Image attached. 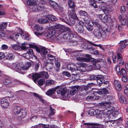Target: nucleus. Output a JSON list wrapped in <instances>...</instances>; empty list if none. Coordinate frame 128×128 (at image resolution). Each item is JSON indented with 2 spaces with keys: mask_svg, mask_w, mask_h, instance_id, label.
I'll return each instance as SVG.
<instances>
[{
  "mask_svg": "<svg viewBox=\"0 0 128 128\" xmlns=\"http://www.w3.org/2000/svg\"><path fill=\"white\" fill-rule=\"evenodd\" d=\"M60 36L63 35V38L67 41L74 37L77 35V33L74 31L71 30L69 28L62 27L60 29Z\"/></svg>",
  "mask_w": 128,
  "mask_h": 128,
  "instance_id": "1",
  "label": "nucleus"
},
{
  "mask_svg": "<svg viewBox=\"0 0 128 128\" xmlns=\"http://www.w3.org/2000/svg\"><path fill=\"white\" fill-rule=\"evenodd\" d=\"M56 92L58 94L62 96L61 98L62 100H66L67 98L70 97V94L69 91L66 88L59 87L57 88Z\"/></svg>",
  "mask_w": 128,
  "mask_h": 128,
  "instance_id": "2",
  "label": "nucleus"
},
{
  "mask_svg": "<svg viewBox=\"0 0 128 128\" xmlns=\"http://www.w3.org/2000/svg\"><path fill=\"white\" fill-rule=\"evenodd\" d=\"M86 56L88 58H84L83 57L82 54L80 53H78L75 56L76 58V60L79 61L81 62H87L89 61H92L96 62H100V60H96L94 58H92L90 54H86Z\"/></svg>",
  "mask_w": 128,
  "mask_h": 128,
  "instance_id": "3",
  "label": "nucleus"
},
{
  "mask_svg": "<svg viewBox=\"0 0 128 128\" xmlns=\"http://www.w3.org/2000/svg\"><path fill=\"white\" fill-rule=\"evenodd\" d=\"M32 76L34 82L36 83L37 80L40 78H48V75L47 72H42L39 73H33Z\"/></svg>",
  "mask_w": 128,
  "mask_h": 128,
  "instance_id": "4",
  "label": "nucleus"
},
{
  "mask_svg": "<svg viewBox=\"0 0 128 128\" xmlns=\"http://www.w3.org/2000/svg\"><path fill=\"white\" fill-rule=\"evenodd\" d=\"M110 33L108 29L103 30H95L94 32V36L98 38H100L102 37H104L108 35Z\"/></svg>",
  "mask_w": 128,
  "mask_h": 128,
  "instance_id": "5",
  "label": "nucleus"
},
{
  "mask_svg": "<svg viewBox=\"0 0 128 128\" xmlns=\"http://www.w3.org/2000/svg\"><path fill=\"white\" fill-rule=\"evenodd\" d=\"M31 8L32 11L37 12L44 10L45 7L44 4L40 2L37 4L36 5L32 6Z\"/></svg>",
  "mask_w": 128,
  "mask_h": 128,
  "instance_id": "6",
  "label": "nucleus"
},
{
  "mask_svg": "<svg viewBox=\"0 0 128 128\" xmlns=\"http://www.w3.org/2000/svg\"><path fill=\"white\" fill-rule=\"evenodd\" d=\"M68 69L72 72V74L73 75H76L78 74V67L74 65H68L67 66Z\"/></svg>",
  "mask_w": 128,
  "mask_h": 128,
  "instance_id": "7",
  "label": "nucleus"
},
{
  "mask_svg": "<svg viewBox=\"0 0 128 128\" xmlns=\"http://www.w3.org/2000/svg\"><path fill=\"white\" fill-rule=\"evenodd\" d=\"M113 98L112 96H109L107 98L108 100H109L108 102H102L99 104L102 107H105L106 108H108L110 106V104L111 103V100Z\"/></svg>",
  "mask_w": 128,
  "mask_h": 128,
  "instance_id": "8",
  "label": "nucleus"
},
{
  "mask_svg": "<svg viewBox=\"0 0 128 128\" xmlns=\"http://www.w3.org/2000/svg\"><path fill=\"white\" fill-rule=\"evenodd\" d=\"M75 28L78 33H82L84 31L83 22H79L76 25Z\"/></svg>",
  "mask_w": 128,
  "mask_h": 128,
  "instance_id": "9",
  "label": "nucleus"
},
{
  "mask_svg": "<svg viewBox=\"0 0 128 128\" xmlns=\"http://www.w3.org/2000/svg\"><path fill=\"white\" fill-rule=\"evenodd\" d=\"M9 99L8 98H3L1 100L0 104L2 107L6 108L9 106Z\"/></svg>",
  "mask_w": 128,
  "mask_h": 128,
  "instance_id": "10",
  "label": "nucleus"
},
{
  "mask_svg": "<svg viewBox=\"0 0 128 128\" xmlns=\"http://www.w3.org/2000/svg\"><path fill=\"white\" fill-rule=\"evenodd\" d=\"M103 120H105L106 123H108V122H111L113 121L112 120L109 119L111 118L110 114L107 111L104 112L103 115Z\"/></svg>",
  "mask_w": 128,
  "mask_h": 128,
  "instance_id": "11",
  "label": "nucleus"
},
{
  "mask_svg": "<svg viewBox=\"0 0 128 128\" xmlns=\"http://www.w3.org/2000/svg\"><path fill=\"white\" fill-rule=\"evenodd\" d=\"M103 120H105L106 123H108V122H111L113 121L112 120L109 119L111 118L110 114L107 111L104 112L103 115Z\"/></svg>",
  "mask_w": 128,
  "mask_h": 128,
  "instance_id": "12",
  "label": "nucleus"
},
{
  "mask_svg": "<svg viewBox=\"0 0 128 128\" xmlns=\"http://www.w3.org/2000/svg\"><path fill=\"white\" fill-rule=\"evenodd\" d=\"M12 69L18 72H20V70H24L23 64L22 63H18L15 67L13 68Z\"/></svg>",
  "mask_w": 128,
  "mask_h": 128,
  "instance_id": "13",
  "label": "nucleus"
},
{
  "mask_svg": "<svg viewBox=\"0 0 128 128\" xmlns=\"http://www.w3.org/2000/svg\"><path fill=\"white\" fill-rule=\"evenodd\" d=\"M36 51L43 55L46 54L48 53V50L45 48L42 47L40 48L38 47L36 48Z\"/></svg>",
  "mask_w": 128,
  "mask_h": 128,
  "instance_id": "14",
  "label": "nucleus"
},
{
  "mask_svg": "<svg viewBox=\"0 0 128 128\" xmlns=\"http://www.w3.org/2000/svg\"><path fill=\"white\" fill-rule=\"evenodd\" d=\"M75 9H72L68 11V15L70 18L73 19H76L77 18L76 14L75 13Z\"/></svg>",
  "mask_w": 128,
  "mask_h": 128,
  "instance_id": "15",
  "label": "nucleus"
},
{
  "mask_svg": "<svg viewBox=\"0 0 128 128\" xmlns=\"http://www.w3.org/2000/svg\"><path fill=\"white\" fill-rule=\"evenodd\" d=\"M110 27L112 30H114L116 28L117 23L115 18L110 19Z\"/></svg>",
  "mask_w": 128,
  "mask_h": 128,
  "instance_id": "16",
  "label": "nucleus"
},
{
  "mask_svg": "<svg viewBox=\"0 0 128 128\" xmlns=\"http://www.w3.org/2000/svg\"><path fill=\"white\" fill-rule=\"evenodd\" d=\"M114 84L116 90L118 91L121 90L122 88L120 82L117 80H115L114 82Z\"/></svg>",
  "mask_w": 128,
  "mask_h": 128,
  "instance_id": "17",
  "label": "nucleus"
},
{
  "mask_svg": "<svg viewBox=\"0 0 128 128\" xmlns=\"http://www.w3.org/2000/svg\"><path fill=\"white\" fill-rule=\"evenodd\" d=\"M80 88L81 87L78 86H74L70 91V94H70V95H74Z\"/></svg>",
  "mask_w": 128,
  "mask_h": 128,
  "instance_id": "18",
  "label": "nucleus"
},
{
  "mask_svg": "<svg viewBox=\"0 0 128 128\" xmlns=\"http://www.w3.org/2000/svg\"><path fill=\"white\" fill-rule=\"evenodd\" d=\"M21 108L18 106H14L13 111L14 114L16 115L19 114L21 111Z\"/></svg>",
  "mask_w": 128,
  "mask_h": 128,
  "instance_id": "19",
  "label": "nucleus"
},
{
  "mask_svg": "<svg viewBox=\"0 0 128 128\" xmlns=\"http://www.w3.org/2000/svg\"><path fill=\"white\" fill-rule=\"evenodd\" d=\"M100 19L103 22H106L108 20V17L107 15L105 14H100L99 15Z\"/></svg>",
  "mask_w": 128,
  "mask_h": 128,
  "instance_id": "20",
  "label": "nucleus"
},
{
  "mask_svg": "<svg viewBox=\"0 0 128 128\" xmlns=\"http://www.w3.org/2000/svg\"><path fill=\"white\" fill-rule=\"evenodd\" d=\"M104 76L101 75H96V79L98 83L101 84L104 82V80L103 79Z\"/></svg>",
  "mask_w": 128,
  "mask_h": 128,
  "instance_id": "21",
  "label": "nucleus"
},
{
  "mask_svg": "<svg viewBox=\"0 0 128 128\" xmlns=\"http://www.w3.org/2000/svg\"><path fill=\"white\" fill-rule=\"evenodd\" d=\"M25 55L27 58H32L34 55L33 50L31 49L29 50L25 54Z\"/></svg>",
  "mask_w": 128,
  "mask_h": 128,
  "instance_id": "22",
  "label": "nucleus"
},
{
  "mask_svg": "<svg viewBox=\"0 0 128 128\" xmlns=\"http://www.w3.org/2000/svg\"><path fill=\"white\" fill-rule=\"evenodd\" d=\"M68 4L70 8L72 9H75V5L73 1L72 0H69L68 2Z\"/></svg>",
  "mask_w": 128,
  "mask_h": 128,
  "instance_id": "23",
  "label": "nucleus"
},
{
  "mask_svg": "<svg viewBox=\"0 0 128 128\" xmlns=\"http://www.w3.org/2000/svg\"><path fill=\"white\" fill-rule=\"evenodd\" d=\"M56 89H57L56 88H51L47 92H46V94L48 96H52L54 94Z\"/></svg>",
  "mask_w": 128,
  "mask_h": 128,
  "instance_id": "24",
  "label": "nucleus"
},
{
  "mask_svg": "<svg viewBox=\"0 0 128 128\" xmlns=\"http://www.w3.org/2000/svg\"><path fill=\"white\" fill-rule=\"evenodd\" d=\"M44 35L48 37V38H50L52 40L54 39L55 36L52 34V32H47L44 34Z\"/></svg>",
  "mask_w": 128,
  "mask_h": 128,
  "instance_id": "25",
  "label": "nucleus"
},
{
  "mask_svg": "<svg viewBox=\"0 0 128 128\" xmlns=\"http://www.w3.org/2000/svg\"><path fill=\"white\" fill-rule=\"evenodd\" d=\"M108 90L106 88L100 89L96 92L97 93L100 95L104 94H108Z\"/></svg>",
  "mask_w": 128,
  "mask_h": 128,
  "instance_id": "26",
  "label": "nucleus"
},
{
  "mask_svg": "<svg viewBox=\"0 0 128 128\" xmlns=\"http://www.w3.org/2000/svg\"><path fill=\"white\" fill-rule=\"evenodd\" d=\"M49 3L54 8H57L58 7V4L56 2L52 0H50Z\"/></svg>",
  "mask_w": 128,
  "mask_h": 128,
  "instance_id": "27",
  "label": "nucleus"
},
{
  "mask_svg": "<svg viewBox=\"0 0 128 128\" xmlns=\"http://www.w3.org/2000/svg\"><path fill=\"white\" fill-rule=\"evenodd\" d=\"M32 64L30 62H27L24 65L23 64L24 70H28L31 66Z\"/></svg>",
  "mask_w": 128,
  "mask_h": 128,
  "instance_id": "28",
  "label": "nucleus"
},
{
  "mask_svg": "<svg viewBox=\"0 0 128 128\" xmlns=\"http://www.w3.org/2000/svg\"><path fill=\"white\" fill-rule=\"evenodd\" d=\"M46 18L49 20H56V17L51 15H47L46 16Z\"/></svg>",
  "mask_w": 128,
  "mask_h": 128,
  "instance_id": "29",
  "label": "nucleus"
},
{
  "mask_svg": "<svg viewBox=\"0 0 128 128\" xmlns=\"http://www.w3.org/2000/svg\"><path fill=\"white\" fill-rule=\"evenodd\" d=\"M6 57L7 59L10 60L14 59V55L12 53H9L6 55Z\"/></svg>",
  "mask_w": 128,
  "mask_h": 128,
  "instance_id": "30",
  "label": "nucleus"
},
{
  "mask_svg": "<svg viewBox=\"0 0 128 128\" xmlns=\"http://www.w3.org/2000/svg\"><path fill=\"white\" fill-rule=\"evenodd\" d=\"M8 25L7 23L6 22H2L0 24V30H2L6 28Z\"/></svg>",
  "mask_w": 128,
  "mask_h": 128,
  "instance_id": "31",
  "label": "nucleus"
},
{
  "mask_svg": "<svg viewBox=\"0 0 128 128\" xmlns=\"http://www.w3.org/2000/svg\"><path fill=\"white\" fill-rule=\"evenodd\" d=\"M120 72L122 76V78H126L127 74L125 69L123 68H122Z\"/></svg>",
  "mask_w": 128,
  "mask_h": 128,
  "instance_id": "32",
  "label": "nucleus"
},
{
  "mask_svg": "<svg viewBox=\"0 0 128 128\" xmlns=\"http://www.w3.org/2000/svg\"><path fill=\"white\" fill-rule=\"evenodd\" d=\"M28 112L27 110L26 109H22L21 110V116L23 118L26 116Z\"/></svg>",
  "mask_w": 128,
  "mask_h": 128,
  "instance_id": "33",
  "label": "nucleus"
},
{
  "mask_svg": "<svg viewBox=\"0 0 128 128\" xmlns=\"http://www.w3.org/2000/svg\"><path fill=\"white\" fill-rule=\"evenodd\" d=\"M38 2V0H33L32 1L30 0H28L27 2V4L28 5H36L35 4Z\"/></svg>",
  "mask_w": 128,
  "mask_h": 128,
  "instance_id": "34",
  "label": "nucleus"
},
{
  "mask_svg": "<svg viewBox=\"0 0 128 128\" xmlns=\"http://www.w3.org/2000/svg\"><path fill=\"white\" fill-rule=\"evenodd\" d=\"M121 103H123L124 104H127V101H126V98H125L122 95L120 96V97L119 99Z\"/></svg>",
  "mask_w": 128,
  "mask_h": 128,
  "instance_id": "35",
  "label": "nucleus"
},
{
  "mask_svg": "<svg viewBox=\"0 0 128 128\" xmlns=\"http://www.w3.org/2000/svg\"><path fill=\"white\" fill-rule=\"evenodd\" d=\"M11 46L13 50H17L20 49V45L19 44H12L11 45Z\"/></svg>",
  "mask_w": 128,
  "mask_h": 128,
  "instance_id": "36",
  "label": "nucleus"
},
{
  "mask_svg": "<svg viewBox=\"0 0 128 128\" xmlns=\"http://www.w3.org/2000/svg\"><path fill=\"white\" fill-rule=\"evenodd\" d=\"M37 126L39 128H50L48 124H39Z\"/></svg>",
  "mask_w": 128,
  "mask_h": 128,
  "instance_id": "37",
  "label": "nucleus"
},
{
  "mask_svg": "<svg viewBox=\"0 0 128 128\" xmlns=\"http://www.w3.org/2000/svg\"><path fill=\"white\" fill-rule=\"evenodd\" d=\"M116 70V73L119 75L120 76L122 77V75L120 72V67L118 65H116L115 67Z\"/></svg>",
  "mask_w": 128,
  "mask_h": 128,
  "instance_id": "38",
  "label": "nucleus"
},
{
  "mask_svg": "<svg viewBox=\"0 0 128 128\" xmlns=\"http://www.w3.org/2000/svg\"><path fill=\"white\" fill-rule=\"evenodd\" d=\"M12 81L9 78L6 79L4 80L3 83L6 85H9L11 84Z\"/></svg>",
  "mask_w": 128,
  "mask_h": 128,
  "instance_id": "39",
  "label": "nucleus"
},
{
  "mask_svg": "<svg viewBox=\"0 0 128 128\" xmlns=\"http://www.w3.org/2000/svg\"><path fill=\"white\" fill-rule=\"evenodd\" d=\"M34 28L38 31H42L44 29L42 27L37 24L36 25L34 26Z\"/></svg>",
  "mask_w": 128,
  "mask_h": 128,
  "instance_id": "40",
  "label": "nucleus"
},
{
  "mask_svg": "<svg viewBox=\"0 0 128 128\" xmlns=\"http://www.w3.org/2000/svg\"><path fill=\"white\" fill-rule=\"evenodd\" d=\"M38 22L40 24L46 23L48 22V21L45 19L40 18L38 20Z\"/></svg>",
  "mask_w": 128,
  "mask_h": 128,
  "instance_id": "41",
  "label": "nucleus"
},
{
  "mask_svg": "<svg viewBox=\"0 0 128 128\" xmlns=\"http://www.w3.org/2000/svg\"><path fill=\"white\" fill-rule=\"evenodd\" d=\"M54 83V82L52 80H48L46 81L45 85L48 86L53 84Z\"/></svg>",
  "mask_w": 128,
  "mask_h": 128,
  "instance_id": "42",
  "label": "nucleus"
},
{
  "mask_svg": "<svg viewBox=\"0 0 128 128\" xmlns=\"http://www.w3.org/2000/svg\"><path fill=\"white\" fill-rule=\"evenodd\" d=\"M92 47V44H86L84 45V48L86 50H89Z\"/></svg>",
  "mask_w": 128,
  "mask_h": 128,
  "instance_id": "43",
  "label": "nucleus"
},
{
  "mask_svg": "<svg viewBox=\"0 0 128 128\" xmlns=\"http://www.w3.org/2000/svg\"><path fill=\"white\" fill-rule=\"evenodd\" d=\"M88 114L91 116L96 115V110L94 109H92L89 111Z\"/></svg>",
  "mask_w": 128,
  "mask_h": 128,
  "instance_id": "44",
  "label": "nucleus"
},
{
  "mask_svg": "<svg viewBox=\"0 0 128 128\" xmlns=\"http://www.w3.org/2000/svg\"><path fill=\"white\" fill-rule=\"evenodd\" d=\"M47 57L48 59L50 60L54 61L55 60V57L52 55L48 54L47 55Z\"/></svg>",
  "mask_w": 128,
  "mask_h": 128,
  "instance_id": "45",
  "label": "nucleus"
},
{
  "mask_svg": "<svg viewBox=\"0 0 128 128\" xmlns=\"http://www.w3.org/2000/svg\"><path fill=\"white\" fill-rule=\"evenodd\" d=\"M104 114V112L102 111H100L99 114H98L96 116V118H101L103 119V118H104L103 117V115Z\"/></svg>",
  "mask_w": 128,
  "mask_h": 128,
  "instance_id": "46",
  "label": "nucleus"
},
{
  "mask_svg": "<svg viewBox=\"0 0 128 128\" xmlns=\"http://www.w3.org/2000/svg\"><path fill=\"white\" fill-rule=\"evenodd\" d=\"M94 25L98 29H100L102 26L98 20L94 22Z\"/></svg>",
  "mask_w": 128,
  "mask_h": 128,
  "instance_id": "47",
  "label": "nucleus"
},
{
  "mask_svg": "<svg viewBox=\"0 0 128 128\" xmlns=\"http://www.w3.org/2000/svg\"><path fill=\"white\" fill-rule=\"evenodd\" d=\"M80 16H88L87 12L81 10L80 12Z\"/></svg>",
  "mask_w": 128,
  "mask_h": 128,
  "instance_id": "48",
  "label": "nucleus"
},
{
  "mask_svg": "<svg viewBox=\"0 0 128 128\" xmlns=\"http://www.w3.org/2000/svg\"><path fill=\"white\" fill-rule=\"evenodd\" d=\"M44 82V80L43 79H40L38 81V84L40 86H42Z\"/></svg>",
  "mask_w": 128,
  "mask_h": 128,
  "instance_id": "49",
  "label": "nucleus"
},
{
  "mask_svg": "<svg viewBox=\"0 0 128 128\" xmlns=\"http://www.w3.org/2000/svg\"><path fill=\"white\" fill-rule=\"evenodd\" d=\"M86 87L84 86L83 88L81 89V91H84V92L81 93V94H82L83 95H85L87 94V92L86 91Z\"/></svg>",
  "mask_w": 128,
  "mask_h": 128,
  "instance_id": "50",
  "label": "nucleus"
},
{
  "mask_svg": "<svg viewBox=\"0 0 128 128\" xmlns=\"http://www.w3.org/2000/svg\"><path fill=\"white\" fill-rule=\"evenodd\" d=\"M119 114V112L118 111H114L112 112L110 114V115H112V116L114 117H116Z\"/></svg>",
  "mask_w": 128,
  "mask_h": 128,
  "instance_id": "51",
  "label": "nucleus"
},
{
  "mask_svg": "<svg viewBox=\"0 0 128 128\" xmlns=\"http://www.w3.org/2000/svg\"><path fill=\"white\" fill-rule=\"evenodd\" d=\"M50 115H54L55 113L54 110L50 106Z\"/></svg>",
  "mask_w": 128,
  "mask_h": 128,
  "instance_id": "52",
  "label": "nucleus"
},
{
  "mask_svg": "<svg viewBox=\"0 0 128 128\" xmlns=\"http://www.w3.org/2000/svg\"><path fill=\"white\" fill-rule=\"evenodd\" d=\"M27 45L26 44L23 43L22 44L21 46H20V47L21 48L24 50H26L27 49V48L26 47V46Z\"/></svg>",
  "mask_w": 128,
  "mask_h": 128,
  "instance_id": "53",
  "label": "nucleus"
},
{
  "mask_svg": "<svg viewBox=\"0 0 128 128\" xmlns=\"http://www.w3.org/2000/svg\"><path fill=\"white\" fill-rule=\"evenodd\" d=\"M122 44L120 46L118 50L119 52H122V49L124 48L125 47V45H124L123 44Z\"/></svg>",
  "mask_w": 128,
  "mask_h": 128,
  "instance_id": "54",
  "label": "nucleus"
},
{
  "mask_svg": "<svg viewBox=\"0 0 128 128\" xmlns=\"http://www.w3.org/2000/svg\"><path fill=\"white\" fill-rule=\"evenodd\" d=\"M114 107H110L109 108L108 110L107 111V112H108L110 114L111 113L113 112L114 111Z\"/></svg>",
  "mask_w": 128,
  "mask_h": 128,
  "instance_id": "55",
  "label": "nucleus"
},
{
  "mask_svg": "<svg viewBox=\"0 0 128 128\" xmlns=\"http://www.w3.org/2000/svg\"><path fill=\"white\" fill-rule=\"evenodd\" d=\"M117 61L118 63V64L120 66L122 65L124 63V60L122 59L118 60Z\"/></svg>",
  "mask_w": 128,
  "mask_h": 128,
  "instance_id": "56",
  "label": "nucleus"
},
{
  "mask_svg": "<svg viewBox=\"0 0 128 128\" xmlns=\"http://www.w3.org/2000/svg\"><path fill=\"white\" fill-rule=\"evenodd\" d=\"M68 41L71 43L72 45L74 46H76L78 44L77 42L75 40H71L69 41L68 40Z\"/></svg>",
  "mask_w": 128,
  "mask_h": 128,
  "instance_id": "57",
  "label": "nucleus"
},
{
  "mask_svg": "<svg viewBox=\"0 0 128 128\" xmlns=\"http://www.w3.org/2000/svg\"><path fill=\"white\" fill-rule=\"evenodd\" d=\"M120 44H123L125 46L128 44V40H125L124 41H121L119 43Z\"/></svg>",
  "mask_w": 128,
  "mask_h": 128,
  "instance_id": "58",
  "label": "nucleus"
},
{
  "mask_svg": "<svg viewBox=\"0 0 128 128\" xmlns=\"http://www.w3.org/2000/svg\"><path fill=\"white\" fill-rule=\"evenodd\" d=\"M34 33L37 36H42L43 34V32H35Z\"/></svg>",
  "mask_w": 128,
  "mask_h": 128,
  "instance_id": "59",
  "label": "nucleus"
},
{
  "mask_svg": "<svg viewBox=\"0 0 128 128\" xmlns=\"http://www.w3.org/2000/svg\"><path fill=\"white\" fill-rule=\"evenodd\" d=\"M5 57L4 54L2 52H0V60L2 59Z\"/></svg>",
  "mask_w": 128,
  "mask_h": 128,
  "instance_id": "60",
  "label": "nucleus"
},
{
  "mask_svg": "<svg viewBox=\"0 0 128 128\" xmlns=\"http://www.w3.org/2000/svg\"><path fill=\"white\" fill-rule=\"evenodd\" d=\"M126 20L125 19H122L121 21V24L122 26H124L126 24Z\"/></svg>",
  "mask_w": 128,
  "mask_h": 128,
  "instance_id": "61",
  "label": "nucleus"
},
{
  "mask_svg": "<svg viewBox=\"0 0 128 128\" xmlns=\"http://www.w3.org/2000/svg\"><path fill=\"white\" fill-rule=\"evenodd\" d=\"M125 7L124 6H121V7L120 12L121 13L123 14L124 13L125 11Z\"/></svg>",
  "mask_w": 128,
  "mask_h": 128,
  "instance_id": "62",
  "label": "nucleus"
},
{
  "mask_svg": "<svg viewBox=\"0 0 128 128\" xmlns=\"http://www.w3.org/2000/svg\"><path fill=\"white\" fill-rule=\"evenodd\" d=\"M86 28L89 31H91L93 29V28L92 26H86Z\"/></svg>",
  "mask_w": 128,
  "mask_h": 128,
  "instance_id": "63",
  "label": "nucleus"
},
{
  "mask_svg": "<svg viewBox=\"0 0 128 128\" xmlns=\"http://www.w3.org/2000/svg\"><path fill=\"white\" fill-rule=\"evenodd\" d=\"M90 79L91 80H94L96 79V76L94 75H92L90 76Z\"/></svg>",
  "mask_w": 128,
  "mask_h": 128,
  "instance_id": "64",
  "label": "nucleus"
}]
</instances>
